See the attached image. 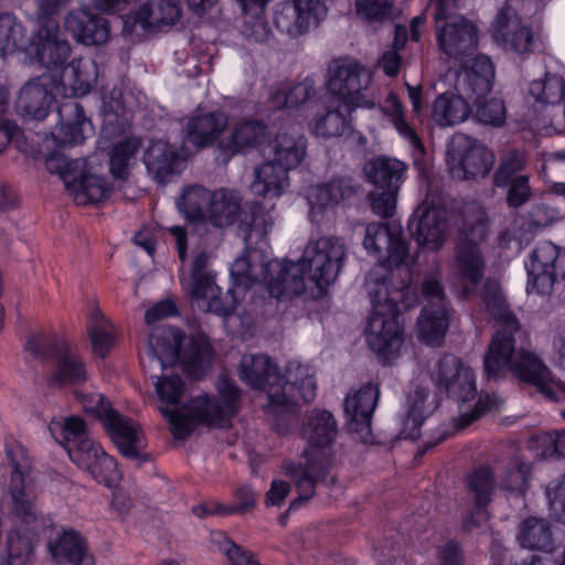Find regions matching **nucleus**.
<instances>
[{
    "mask_svg": "<svg viewBox=\"0 0 565 565\" xmlns=\"http://www.w3.org/2000/svg\"><path fill=\"white\" fill-rule=\"evenodd\" d=\"M482 301L489 315L500 323L484 354L486 377L498 381L512 372L520 381L535 385L551 401L565 397V383L552 379L551 371L536 354L515 350V334L521 332V324L501 291L494 286H487Z\"/></svg>",
    "mask_w": 565,
    "mask_h": 565,
    "instance_id": "nucleus-1",
    "label": "nucleus"
},
{
    "mask_svg": "<svg viewBox=\"0 0 565 565\" xmlns=\"http://www.w3.org/2000/svg\"><path fill=\"white\" fill-rule=\"evenodd\" d=\"M337 434V423L330 412L313 409L308 415L302 427V437L309 445L302 454L306 463L288 462L284 466L286 477L295 482L299 493L289 503L287 513L309 501L316 492L317 483L327 480L332 467L331 446Z\"/></svg>",
    "mask_w": 565,
    "mask_h": 565,
    "instance_id": "nucleus-2",
    "label": "nucleus"
},
{
    "mask_svg": "<svg viewBox=\"0 0 565 565\" xmlns=\"http://www.w3.org/2000/svg\"><path fill=\"white\" fill-rule=\"evenodd\" d=\"M274 226V217L270 211L260 204H252L243 213L239 232L245 242L244 254L236 258L231 266L232 288L245 294L254 282L270 286L284 284V262L267 259L266 252L258 246L265 242L269 231Z\"/></svg>",
    "mask_w": 565,
    "mask_h": 565,
    "instance_id": "nucleus-3",
    "label": "nucleus"
},
{
    "mask_svg": "<svg viewBox=\"0 0 565 565\" xmlns=\"http://www.w3.org/2000/svg\"><path fill=\"white\" fill-rule=\"evenodd\" d=\"M369 296L372 311L365 328L366 341L370 349L386 361L398 352L403 343L398 302L409 310L419 298L405 281L392 287L388 276L370 287Z\"/></svg>",
    "mask_w": 565,
    "mask_h": 565,
    "instance_id": "nucleus-4",
    "label": "nucleus"
},
{
    "mask_svg": "<svg viewBox=\"0 0 565 565\" xmlns=\"http://www.w3.org/2000/svg\"><path fill=\"white\" fill-rule=\"evenodd\" d=\"M345 257V246L338 237H321L307 244L298 263L284 262V284L270 286V296L289 300L306 290V279L318 288L329 286L338 277Z\"/></svg>",
    "mask_w": 565,
    "mask_h": 565,
    "instance_id": "nucleus-5",
    "label": "nucleus"
},
{
    "mask_svg": "<svg viewBox=\"0 0 565 565\" xmlns=\"http://www.w3.org/2000/svg\"><path fill=\"white\" fill-rule=\"evenodd\" d=\"M242 405V391L227 376L216 382V395L202 394L194 397L188 413L161 408L168 418L170 430L177 439H186L199 425L228 428Z\"/></svg>",
    "mask_w": 565,
    "mask_h": 565,
    "instance_id": "nucleus-6",
    "label": "nucleus"
},
{
    "mask_svg": "<svg viewBox=\"0 0 565 565\" xmlns=\"http://www.w3.org/2000/svg\"><path fill=\"white\" fill-rule=\"evenodd\" d=\"M24 351L28 356L40 363H54L52 373L47 379L50 386L62 388L79 385L87 381L85 363L73 352L65 340L55 334H30Z\"/></svg>",
    "mask_w": 565,
    "mask_h": 565,
    "instance_id": "nucleus-7",
    "label": "nucleus"
},
{
    "mask_svg": "<svg viewBox=\"0 0 565 565\" xmlns=\"http://www.w3.org/2000/svg\"><path fill=\"white\" fill-rule=\"evenodd\" d=\"M439 50L465 63L478 47V29L465 17H456L457 0H431Z\"/></svg>",
    "mask_w": 565,
    "mask_h": 565,
    "instance_id": "nucleus-8",
    "label": "nucleus"
},
{
    "mask_svg": "<svg viewBox=\"0 0 565 565\" xmlns=\"http://www.w3.org/2000/svg\"><path fill=\"white\" fill-rule=\"evenodd\" d=\"M7 458L12 468L9 483L11 513L22 522L30 524L36 520L35 472L28 450L19 443L6 444Z\"/></svg>",
    "mask_w": 565,
    "mask_h": 565,
    "instance_id": "nucleus-9",
    "label": "nucleus"
},
{
    "mask_svg": "<svg viewBox=\"0 0 565 565\" xmlns=\"http://www.w3.org/2000/svg\"><path fill=\"white\" fill-rule=\"evenodd\" d=\"M370 82V72L358 62L337 58L328 67L327 88L333 97L331 100L355 108H373L375 103L366 94Z\"/></svg>",
    "mask_w": 565,
    "mask_h": 565,
    "instance_id": "nucleus-10",
    "label": "nucleus"
},
{
    "mask_svg": "<svg viewBox=\"0 0 565 565\" xmlns=\"http://www.w3.org/2000/svg\"><path fill=\"white\" fill-rule=\"evenodd\" d=\"M489 235L488 222L478 220L459 230L454 253V269L466 284L476 287L483 278L486 260L481 244Z\"/></svg>",
    "mask_w": 565,
    "mask_h": 565,
    "instance_id": "nucleus-11",
    "label": "nucleus"
},
{
    "mask_svg": "<svg viewBox=\"0 0 565 565\" xmlns=\"http://www.w3.org/2000/svg\"><path fill=\"white\" fill-rule=\"evenodd\" d=\"M239 379L254 390L265 391L268 403L265 412L292 411L294 402L280 396L282 375L265 354L244 355L239 363Z\"/></svg>",
    "mask_w": 565,
    "mask_h": 565,
    "instance_id": "nucleus-12",
    "label": "nucleus"
},
{
    "mask_svg": "<svg viewBox=\"0 0 565 565\" xmlns=\"http://www.w3.org/2000/svg\"><path fill=\"white\" fill-rule=\"evenodd\" d=\"M363 246L370 255L382 260L386 268L413 264L408 242L396 222H372L364 230Z\"/></svg>",
    "mask_w": 565,
    "mask_h": 565,
    "instance_id": "nucleus-13",
    "label": "nucleus"
},
{
    "mask_svg": "<svg viewBox=\"0 0 565 565\" xmlns=\"http://www.w3.org/2000/svg\"><path fill=\"white\" fill-rule=\"evenodd\" d=\"M525 268L527 292L550 295L554 284L565 278V248L552 242H541L531 252Z\"/></svg>",
    "mask_w": 565,
    "mask_h": 565,
    "instance_id": "nucleus-14",
    "label": "nucleus"
},
{
    "mask_svg": "<svg viewBox=\"0 0 565 565\" xmlns=\"http://www.w3.org/2000/svg\"><path fill=\"white\" fill-rule=\"evenodd\" d=\"M183 340L184 333L179 329L172 327L154 329L149 334L143 354L140 355L141 363H145V358H147L149 362H158L162 370L173 366L179 361L191 366L199 365L203 361V349L192 343L189 354L182 355Z\"/></svg>",
    "mask_w": 565,
    "mask_h": 565,
    "instance_id": "nucleus-15",
    "label": "nucleus"
},
{
    "mask_svg": "<svg viewBox=\"0 0 565 565\" xmlns=\"http://www.w3.org/2000/svg\"><path fill=\"white\" fill-rule=\"evenodd\" d=\"M430 379L438 393L458 403H468L478 395L473 370L454 354H444L437 361Z\"/></svg>",
    "mask_w": 565,
    "mask_h": 565,
    "instance_id": "nucleus-16",
    "label": "nucleus"
},
{
    "mask_svg": "<svg viewBox=\"0 0 565 565\" xmlns=\"http://www.w3.org/2000/svg\"><path fill=\"white\" fill-rule=\"evenodd\" d=\"M25 53L49 70L64 65L71 54V46L56 19H46L36 24L29 36Z\"/></svg>",
    "mask_w": 565,
    "mask_h": 565,
    "instance_id": "nucleus-17",
    "label": "nucleus"
},
{
    "mask_svg": "<svg viewBox=\"0 0 565 565\" xmlns=\"http://www.w3.org/2000/svg\"><path fill=\"white\" fill-rule=\"evenodd\" d=\"M317 384L315 374L308 365L290 363L287 367L286 381L282 377L280 396L294 402V409L290 412L278 411L268 414L276 418V427L279 434L289 430L290 423L298 413V402L310 403L316 397Z\"/></svg>",
    "mask_w": 565,
    "mask_h": 565,
    "instance_id": "nucleus-18",
    "label": "nucleus"
},
{
    "mask_svg": "<svg viewBox=\"0 0 565 565\" xmlns=\"http://www.w3.org/2000/svg\"><path fill=\"white\" fill-rule=\"evenodd\" d=\"M408 231L418 247L438 252L445 245L448 232L447 210L425 200L411 216Z\"/></svg>",
    "mask_w": 565,
    "mask_h": 565,
    "instance_id": "nucleus-19",
    "label": "nucleus"
},
{
    "mask_svg": "<svg viewBox=\"0 0 565 565\" xmlns=\"http://www.w3.org/2000/svg\"><path fill=\"white\" fill-rule=\"evenodd\" d=\"M326 15L327 8L321 0H292L276 7L274 23L280 32L296 38L317 26Z\"/></svg>",
    "mask_w": 565,
    "mask_h": 565,
    "instance_id": "nucleus-20",
    "label": "nucleus"
},
{
    "mask_svg": "<svg viewBox=\"0 0 565 565\" xmlns=\"http://www.w3.org/2000/svg\"><path fill=\"white\" fill-rule=\"evenodd\" d=\"M103 425L111 441L125 458L136 460L139 463L149 460L148 454L143 451V431L134 419L116 411L107 415Z\"/></svg>",
    "mask_w": 565,
    "mask_h": 565,
    "instance_id": "nucleus-21",
    "label": "nucleus"
},
{
    "mask_svg": "<svg viewBox=\"0 0 565 565\" xmlns=\"http://www.w3.org/2000/svg\"><path fill=\"white\" fill-rule=\"evenodd\" d=\"M380 396L379 385L367 383L344 399V413L349 428L359 435L363 443L372 441L371 422Z\"/></svg>",
    "mask_w": 565,
    "mask_h": 565,
    "instance_id": "nucleus-22",
    "label": "nucleus"
},
{
    "mask_svg": "<svg viewBox=\"0 0 565 565\" xmlns=\"http://www.w3.org/2000/svg\"><path fill=\"white\" fill-rule=\"evenodd\" d=\"M57 115L60 125L52 131V137L57 146H78L94 134L93 124L79 103L64 102L57 107Z\"/></svg>",
    "mask_w": 565,
    "mask_h": 565,
    "instance_id": "nucleus-23",
    "label": "nucleus"
},
{
    "mask_svg": "<svg viewBox=\"0 0 565 565\" xmlns=\"http://www.w3.org/2000/svg\"><path fill=\"white\" fill-rule=\"evenodd\" d=\"M227 126L228 117L222 110L193 115L185 122L183 142L196 151L213 147L215 143L218 146Z\"/></svg>",
    "mask_w": 565,
    "mask_h": 565,
    "instance_id": "nucleus-24",
    "label": "nucleus"
},
{
    "mask_svg": "<svg viewBox=\"0 0 565 565\" xmlns=\"http://www.w3.org/2000/svg\"><path fill=\"white\" fill-rule=\"evenodd\" d=\"M448 154L457 160L465 179L486 177L492 169L494 154L477 140L459 136L451 142Z\"/></svg>",
    "mask_w": 565,
    "mask_h": 565,
    "instance_id": "nucleus-25",
    "label": "nucleus"
},
{
    "mask_svg": "<svg viewBox=\"0 0 565 565\" xmlns=\"http://www.w3.org/2000/svg\"><path fill=\"white\" fill-rule=\"evenodd\" d=\"M53 86L51 75L44 74L29 81L20 90L15 106L18 111L28 119L43 120L55 104V96L50 87Z\"/></svg>",
    "mask_w": 565,
    "mask_h": 565,
    "instance_id": "nucleus-26",
    "label": "nucleus"
},
{
    "mask_svg": "<svg viewBox=\"0 0 565 565\" xmlns=\"http://www.w3.org/2000/svg\"><path fill=\"white\" fill-rule=\"evenodd\" d=\"M268 138V126L258 119H242L218 143L221 152L235 156L257 149Z\"/></svg>",
    "mask_w": 565,
    "mask_h": 565,
    "instance_id": "nucleus-27",
    "label": "nucleus"
},
{
    "mask_svg": "<svg viewBox=\"0 0 565 565\" xmlns=\"http://www.w3.org/2000/svg\"><path fill=\"white\" fill-rule=\"evenodd\" d=\"M61 434L70 459L81 468L88 465L93 455L102 448L89 437L87 426L79 417L66 418Z\"/></svg>",
    "mask_w": 565,
    "mask_h": 565,
    "instance_id": "nucleus-28",
    "label": "nucleus"
},
{
    "mask_svg": "<svg viewBox=\"0 0 565 565\" xmlns=\"http://www.w3.org/2000/svg\"><path fill=\"white\" fill-rule=\"evenodd\" d=\"M252 204H260V202H250L241 206V198L237 192L220 189L212 193L210 206L206 213V221H209L215 227H226L237 220L239 215V222L243 218V213ZM241 223L238 224V226Z\"/></svg>",
    "mask_w": 565,
    "mask_h": 565,
    "instance_id": "nucleus-29",
    "label": "nucleus"
},
{
    "mask_svg": "<svg viewBox=\"0 0 565 565\" xmlns=\"http://www.w3.org/2000/svg\"><path fill=\"white\" fill-rule=\"evenodd\" d=\"M180 17L181 8L178 0H159L156 3L142 4L134 12L130 20L135 25H140L143 31H151L172 26Z\"/></svg>",
    "mask_w": 565,
    "mask_h": 565,
    "instance_id": "nucleus-30",
    "label": "nucleus"
},
{
    "mask_svg": "<svg viewBox=\"0 0 565 565\" xmlns=\"http://www.w3.org/2000/svg\"><path fill=\"white\" fill-rule=\"evenodd\" d=\"M143 162L160 183L181 171L182 160L174 146L162 141H151L143 154Z\"/></svg>",
    "mask_w": 565,
    "mask_h": 565,
    "instance_id": "nucleus-31",
    "label": "nucleus"
},
{
    "mask_svg": "<svg viewBox=\"0 0 565 565\" xmlns=\"http://www.w3.org/2000/svg\"><path fill=\"white\" fill-rule=\"evenodd\" d=\"M65 25L76 41L86 45L102 44L108 39L107 20L88 11L71 13L65 20Z\"/></svg>",
    "mask_w": 565,
    "mask_h": 565,
    "instance_id": "nucleus-32",
    "label": "nucleus"
},
{
    "mask_svg": "<svg viewBox=\"0 0 565 565\" xmlns=\"http://www.w3.org/2000/svg\"><path fill=\"white\" fill-rule=\"evenodd\" d=\"M364 170L375 189L399 191L407 164L395 158L376 157L366 163Z\"/></svg>",
    "mask_w": 565,
    "mask_h": 565,
    "instance_id": "nucleus-33",
    "label": "nucleus"
},
{
    "mask_svg": "<svg viewBox=\"0 0 565 565\" xmlns=\"http://www.w3.org/2000/svg\"><path fill=\"white\" fill-rule=\"evenodd\" d=\"M49 551L57 562L74 565H94V558L88 554L87 542L77 531L66 530L49 544Z\"/></svg>",
    "mask_w": 565,
    "mask_h": 565,
    "instance_id": "nucleus-34",
    "label": "nucleus"
},
{
    "mask_svg": "<svg viewBox=\"0 0 565 565\" xmlns=\"http://www.w3.org/2000/svg\"><path fill=\"white\" fill-rule=\"evenodd\" d=\"M288 169L273 160L266 161L254 169L252 192L257 196L278 198L288 186Z\"/></svg>",
    "mask_w": 565,
    "mask_h": 565,
    "instance_id": "nucleus-35",
    "label": "nucleus"
},
{
    "mask_svg": "<svg viewBox=\"0 0 565 565\" xmlns=\"http://www.w3.org/2000/svg\"><path fill=\"white\" fill-rule=\"evenodd\" d=\"M461 64L465 68L466 92L476 97L487 96L492 90L495 76L489 56L479 54L472 58H465V63Z\"/></svg>",
    "mask_w": 565,
    "mask_h": 565,
    "instance_id": "nucleus-36",
    "label": "nucleus"
},
{
    "mask_svg": "<svg viewBox=\"0 0 565 565\" xmlns=\"http://www.w3.org/2000/svg\"><path fill=\"white\" fill-rule=\"evenodd\" d=\"M471 115L468 102L455 93L438 95L431 104L430 116L439 127H449L466 121Z\"/></svg>",
    "mask_w": 565,
    "mask_h": 565,
    "instance_id": "nucleus-37",
    "label": "nucleus"
},
{
    "mask_svg": "<svg viewBox=\"0 0 565 565\" xmlns=\"http://www.w3.org/2000/svg\"><path fill=\"white\" fill-rule=\"evenodd\" d=\"M276 163L288 170L297 168L306 156L307 139L298 131H279L269 145Z\"/></svg>",
    "mask_w": 565,
    "mask_h": 565,
    "instance_id": "nucleus-38",
    "label": "nucleus"
},
{
    "mask_svg": "<svg viewBox=\"0 0 565 565\" xmlns=\"http://www.w3.org/2000/svg\"><path fill=\"white\" fill-rule=\"evenodd\" d=\"M417 326L423 342L431 347L440 345L449 326L448 307L427 303L422 310Z\"/></svg>",
    "mask_w": 565,
    "mask_h": 565,
    "instance_id": "nucleus-39",
    "label": "nucleus"
},
{
    "mask_svg": "<svg viewBox=\"0 0 565 565\" xmlns=\"http://www.w3.org/2000/svg\"><path fill=\"white\" fill-rule=\"evenodd\" d=\"M355 109L353 106L330 100L327 111L315 118V134L323 138L342 136L351 129L352 113Z\"/></svg>",
    "mask_w": 565,
    "mask_h": 565,
    "instance_id": "nucleus-40",
    "label": "nucleus"
},
{
    "mask_svg": "<svg viewBox=\"0 0 565 565\" xmlns=\"http://www.w3.org/2000/svg\"><path fill=\"white\" fill-rule=\"evenodd\" d=\"M360 184L351 177H334L318 185L312 194V205L333 207L356 194Z\"/></svg>",
    "mask_w": 565,
    "mask_h": 565,
    "instance_id": "nucleus-41",
    "label": "nucleus"
},
{
    "mask_svg": "<svg viewBox=\"0 0 565 565\" xmlns=\"http://www.w3.org/2000/svg\"><path fill=\"white\" fill-rule=\"evenodd\" d=\"M497 487L493 471L488 466H479L465 478L466 499L471 505L489 507Z\"/></svg>",
    "mask_w": 565,
    "mask_h": 565,
    "instance_id": "nucleus-42",
    "label": "nucleus"
},
{
    "mask_svg": "<svg viewBox=\"0 0 565 565\" xmlns=\"http://www.w3.org/2000/svg\"><path fill=\"white\" fill-rule=\"evenodd\" d=\"M511 12L510 7H503L500 10L497 17L498 31L512 51L520 55L530 53L533 47V32L529 26L521 25L516 20L510 22Z\"/></svg>",
    "mask_w": 565,
    "mask_h": 565,
    "instance_id": "nucleus-43",
    "label": "nucleus"
},
{
    "mask_svg": "<svg viewBox=\"0 0 565 565\" xmlns=\"http://www.w3.org/2000/svg\"><path fill=\"white\" fill-rule=\"evenodd\" d=\"M67 190L78 205H86L105 200L111 188L104 177L81 173L74 175Z\"/></svg>",
    "mask_w": 565,
    "mask_h": 565,
    "instance_id": "nucleus-44",
    "label": "nucleus"
},
{
    "mask_svg": "<svg viewBox=\"0 0 565 565\" xmlns=\"http://www.w3.org/2000/svg\"><path fill=\"white\" fill-rule=\"evenodd\" d=\"M520 545L529 550L552 552L554 540L551 524L545 519L530 516L524 520L518 534Z\"/></svg>",
    "mask_w": 565,
    "mask_h": 565,
    "instance_id": "nucleus-45",
    "label": "nucleus"
},
{
    "mask_svg": "<svg viewBox=\"0 0 565 565\" xmlns=\"http://www.w3.org/2000/svg\"><path fill=\"white\" fill-rule=\"evenodd\" d=\"M212 193L202 185H189L177 199V207L191 222L206 221Z\"/></svg>",
    "mask_w": 565,
    "mask_h": 565,
    "instance_id": "nucleus-46",
    "label": "nucleus"
},
{
    "mask_svg": "<svg viewBox=\"0 0 565 565\" xmlns=\"http://www.w3.org/2000/svg\"><path fill=\"white\" fill-rule=\"evenodd\" d=\"M382 113L388 117L398 131L406 139L415 151L424 152V145L415 128L405 119V108L402 100L395 93H390L381 107Z\"/></svg>",
    "mask_w": 565,
    "mask_h": 565,
    "instance_id": "nucleus-47",
    "label": "nucleus"
},
{
    "mask_svg": "<svg viewBox=\"0 0 565 565\" xmlns=\"http://www.w3.org/2000/svg\"><path fill=\"white\" fill-rule=\"evenodd\" d=\"M29 36L25 28L13 14H0V53L25 52Z\"/></svg>",
    "mask_w": 565,
    "mask_h": 565,
    "instance_id": "nucleus-48",
    "label": "nucleus"
},
{
    "mask_svg": "<svg viewBox=\"0 0 565 565\" xmlns=\"http://www.w3.org/2000/svg\"><path fill=\"white\" fill-rule=\"evenodd\" d=\"M428 397V391L417 387L414 393L407 397V412L403 420L401 435L405 439H413L419 437L420 427L425 420L424 404Z\"/></svg>",
    "mask_w": 565,
    "mask_h": 565,
    "instance_id": "nucleus-49",
    "label": "nucleus"
},
{
    "mask_svg": "<svg viewBox=\"0 0 565 565\" xmlns=\"http://www.w3.org/2000/svg\"><path fill=\"white\" fill-rule=\"evenodd\" d=\"M140 146L139 139L126 138L113 147L109 158V169L114 178L121 180L128 178L129 167L136 160V154Z\"/></svg>",
    "mask_w": 565,
    "mask_h": 565,
    "instance_id": "nucleus-50",
    "label": "nucleus"
},
{
    "mask_svg": "<svg viewBox=\"0 0 565 565\" xmlns=\"http://www.w3.org/2000/svg\"><path fill=\"white\" fill-rule=\"evenodd\" d=\"M529 92L537 103L555 105L565 96V81L557 74L546 73L543 79L530 84Z\"/></svg>",
    "mask_w": 565,
    "mask_h": 565,
    "instance_id": "nucleus-51",
    "label": "nucleus"
},
{
    "mask_svg": "<svg viewBox=\"0 0 565 565\" xmlns=\"http://www.w3.org/2000/svg\"><path fill=\"white\" fill-rule=\"evenodd\" d=\"M531 468L519 458L511 459L502 470L498 484L503 490L523 495L529 488Z\"/></svg>",
    "mask_w": 565,
    "mask_h": 565,
    "instance_id": "nucleus-52",
    "label": "nucleus"
},
{
    "mask_svg": "<svg viewBox=\"0 0 565 565\" xmlns=\"http://www.w3.org/2000/svg\"><path fill=\"white\" fill-rule=\"evenodd\" d=\"M525 168V157L516 149H509L500 156L498 168L493 174L497 188H507Z\"/></svg>",
    "mask_w": 565,
    "mask_h": 565,
    "instance_id": "nucleus-53",
    "label": "nucleus"
},
{
    "mask_svg": "<svg viewBox=\"0 0 565 565\" xmlns=\"http://www.w3.org/2000/svg\"><path fill=\"white\" fill-rule=\"evenodd\" d=\"M88 334L94 352L105 358L114 345V335L109 322L99 309H94L90 313Z\"/></svg>",
    "mask_w": 565,
    "mask_h": 565,
    "instance_id": "nucleus-54",
    "label": "nucleus"
},
{
    "mask_svg": "<svg viewBox=\"0 0 565 565\" xmlns=\"http://www.w3.org/2000/svg\"><path fill=\"white\" fill-rule=\"evenodd\" d=\"M473 119L483 125L501 127L505 122L507 110L501 98L476 97L475 110H471Z\"/></svg>",
    "mask_w": 565,
    "mask_h": 565,
    "instance_id": "nucleus-55",
    "label": "nucleus"
},
{
    "mask_svg": "<svg viewBox=\"0 0 565 565\" xmlns=\"http://www.w3.org/2000/svg\"><path fill=\"white\" fill-rule=\"evenodd\" d=\"M97 450L98 452L93 455L90 462L85 465L83 469L87 470L97 482L111 487L120 478L117 461L114 457L107 455L103 448Z\"/></svg>",
    "mask_w": 565,
    "mask_h": 565,
    "instance_id": "nucleus-56",
    "label": "nucleus"
},
{
    "mask_svg": "<svg viewBox=\"0 0 565 565\" xmlns=\"http://www.w3.org/2000/svg\"><path fill=\"white\" fill-rule=\"evenodd\" d=\"M84 61L74 58L70 64L63 67L61 81L64 86H68L76 96H84L90 92L92 77L84 72Z\"/></svg>",
    "mask_w": 565,
    "mask_h": 565,
    "instance_id": "nucleus-57",
    "label": "nucleus"
},
{
    "mask_svg": "<svg viewBox=\"0 0 565 565\" xmlns=\"http://www.w3.org/2000/svg\"><path fill=\"white\" fill-rule=\"evenodd\" d=\"M8 557L0 565H26L32 552L30 539L18 530H11L7 535Z\"/></svg>",
    "mask_w": 565,
    "mask_h": 565,
    "instance_id": "nucleus-58",
    "label": "nucleus"
},
{
    "mask_svg": "<svg viewBox=\"0 0 565 565\" xmlns=\"http://www.w3.org/2000/svg\"><path fill=\"white\" fill-rule=\"evenodd\" d=\"M315 94L313 81L306 78L292 86L288 92H276L273 95V102L279 108H291L307 102Z\"/></svg>",
    "mask_w": 565,
    "mask_h": 565,
    "instance_id": "nucleus-59",
    "label": "nucleus"
},
{
    "mask_svg": "<svg viewBox=\"0 0 565 565\" xmlns=\"http://www.w3.org/2000/svg\"><path fill=\"white\" fill-rule=\"evenodd\" d=\"M154 385L159 398L169 405L180 402L185 386L182 377L178 374L158 376Z\"/></svg>",
    "mask_w": 565,
    "mask_h": 565,
    "instance_id": "nucleus-60",
    "label": "nucleus"
},
{
    "mask_svg": "<svg viewBox=\"0 0 565 565\" xmlns=\"http://www.w3.org/2000/svg\"><path fill=\"white\" fill-rule=\"evenodd\" d=\"M74 394L77 401L82 403L84 412L97 417L103 424L106 422L108 414L116 412L103 394L79 391H75Z\"/></svg>",
    "mask_w": 565,
    "mask_h": 565,
    "instance_id": "nucleus-61",
    "label": "nucleus"
},
{
    "mask_svg": "<svg viewBox=\"0 0 565 565\" xmlns=\"http://www.w3.org/2000/svg\"><path fill=\"white\" fill-rule=\"evenodd\" d=\"M397 195L398 191L374 188L369 194L372 212L383 218L393 216L396 210Z\"/></svg>",
    "mask_w": 565,
    "mask_h": 565,
    "instance_id": "nucleus-62",
    "label": "nucleus"
},
{
    "mask_svg": "<svg viewBox=\"0 0 565 565\" xmlns=\"http://www.w3.org/2000/svg\"><path fill=\"white\" fill-rule=\"evenodd\" d=\"M45 167L50 173L58 174L67 189L75 175L78 161L68 160L63 153L53 151L46 156Z\"/></svg>",
    "mask_w": 565,
    "mask_h": 565,
    "instance_id": "nucleus-63",
    "label": "nucleus"
},
{
    "mask_svg": "<svg viewBox=\"0 0 565 565\" xmlns=\"http://www.w3.org/2000/svg\"><path fill=\"white\" fill-rule=\"evenodd\" d=\"M377 565H408L402 548L392 539L385 540L374 550Z\"/></svg>",
    "mask_w": 565,
    "mask_h": 565,
    "instance_id": "nucleus-64",
    "label": "nucleus"
}]
</instances>
